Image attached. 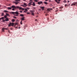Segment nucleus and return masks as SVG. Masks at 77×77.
<instances>
[{
	"instance_id": "nucleus-1",
	"label": "nucleus",
	"mask_w": 77,
	"mask_h": 77,
	"mask_svg": "<svg viewBox=\"0 0 77 77\" xmlns=\"http://www.w3.org/2000/svg\"><path fill=\"white\" fill-rule=\"evenodd\" d=\"M11 8H13L12 9V11H15V9H21V10H23V11H24V9L23 8H21L19 6L15 7V5H12L11 6Z\"/></svg>"
},
{
	"instance_id": "nucleus-2",
	"label": "nucleus",
	"mask_w": 77,
	"mask_h": 77,
	"mask_svg": "<svg viewBox=\"0 0 77 77\" xmlns=\"http://www.w3.org/2000/svg\"><path fill=\"white\" fill-rule=\"evenodd\" d=\"M11 14H13L14 15V16H16L17 17H18V15L19 14V13L18 12H11Z\"/></svg>"
},
{
	"instance_id": "nucleus-3",
	"label": "nucleus",
	"mask_w": 77,
	"mask_h": 77,
	"mask_svg": "<svg viewBox=\"0 0 77 77\" xmlns=\"http://www.w3.org/2000/svg\"><path fill=\"white\" fill-rule=\"evenodd\" d=\"M15 1H16L14 2V3L16 5H18V3H19V2H20V0H15Z\"/></svg>"
},
{
	"instance_id": "nucleus-4",
	"label": "nucleus",
	"mask_w": 77,
	"mask_h": 77,
	"mask_svg": "<svg viewBox=\"0 0 77 77\" xmlns=\"http://www.w3.org/2000/svg\"><path fill=\"white\" fill-rule=\"evenodd\" d=\"M77 6V2H74L72 3L71 5V6Z\"/></svg>"
},
{
	"instance_id": "nucleus-5",
	"label": "nucleus",
	"mask_w": 77,
	"mask_h": 77,
	"mask_svg": "<svg viewBox=\"0 0 77 77\" xmlns=\"http://www.w3.org/2000/svg\"><path fill=\"white\" fill-rule=\"evenodd\" d=\"M14 23H10V24L8 25L9 27H10L11 26H14Z\"/></svg>"
},
{
	"instance_id": "nucleus-6",
	"label": "nucleus",
	"mask_w": 77,
	"mask_h": 77,
	"mask_svg": "<svg viewBox=\"0 0 77 77\" xmlns=\"http://www.w3.org/2000/svg\"><path fill=\"white\" fill-rule=\"evenodd\" d=\"M43 2L42 1H40V2H38V5H41V4H42Z\"/></svg>"
},
{
	"instance_id": "nucleus-7",
	"label": "nucleus",
	"mask_w": 77,
	"mask_h": 77,
	"mask_svg": "<svg viewBox=\"0 0 77 77\" xmlns=\"http://www.w3.org/2000/svg\"><path fill=\"white\" fill-rule=\"evenodd\" d=\"M60 0H55V2H57V3L58 4H59L60 3Z\"/></svg>"
},
{
	"instance_id": "nucleus-8",
	"label": "nucleus",
	"mask_w": 77,
	"mask_h": 77,
	"mask_svg": "<svg viewBox=\"0 0 77 77\" xmlns=\"http://www.w3.org/2000/svg\"><path fill=\"white\" fill-rule=\"evenodd\" d=\"M4 30H8V28H3L2 29V31L3 32H4Z\"/></svg>"
},
{
	"instance_id": "nucleus-9",
	"label": "nucleus",
	"mask_w": 77,
	"mask_h": 77,
	"mask_svg": "<svg viewBox=\"0 0 77 77\" xmlns=\"http://www.w3.org/2000/svg\"><path fill=\"white\" fill-rule=\"evenodd\" d=\"M21 20H22V21L24 20V18H25V17H21Z\"/></svg>"
},
{
	"instance_id": "nucleus-10",
	"label": "nucleus",
	"mask_w": 77,
	"mask_h": 77,
	"mask_svg": "<svg viewBox=\"0 0 77 77\" xmlns=\"http://www.w3.org/2000/svg\"><path fill=\"white\" fill-rule=\"evenodd\" d=\"M32 5V6H36V4H35V2H33Z\"/></svg>"
},
{
	"instance_id": "nucleus-11",
	"label": "nucleus",
	"mask_w": 77,
	"mask_h": 77,
	"mask_svg": "<svg viewBox=\"0 0 77 77\" xmlns=\"http://www.w3.org/2000/svg\"><path fill=\"white\" fill-rule=\"evenodd\" d=\"M41 8L42 10V11H44V7H41Z\"/></svg>"
},
{
	"instance_id": "nucleus-12",
	"label": "nucleus",
	"mask_w": 77,
	"mask_h": 77,
	"mask_svg": "<svg viewBox=\"0 0 77 77\" xmlns=\"http://www.w3.org/2000/svg\"><path fill=\"white\" fill-rule=\"evenodd\" d=\"M6 15L7 16H7L10 17V15L9 14H8V13H6Z\"/></svg>"
},
{
	"instance_id": "nucleus-13",
	"label": "nucleus",
	"mask_w": 77,
	"mask_h": 77,
	"mask_svg": "<svg viewBox=\"0 0 77 77\" xmlns=\"http://www.w3.org/2000/svg\"><path fill=\"white\" fill-rule=\"evenodd\" d=\"M44 3L45 4V5H48V3L45 1L44 2Z\"/></svg>"
},
{
	"instance_id": "nucleus-14",
	"label": "nucleus",
	"mask_w": 77,
	"mask_h": 77,
	"mask_svg": "<svg viewBox=\"0 0 77 77\" xmlns=\"http://www.w3.org/2000/svg\"><path fill=\"white\" fill-rule=\"evenodd\" d=\"M6 19L5 20V21H9V20L8 19V18H5Z\"/></svg>"
},
{
	"instance_id": "nucleus-15",
	"label": "nucleus",
	"mask_w": 77,
	"mask_h": 77,
	"mask_svg": "<svg viewBox=\"0 0 77 77\" xmlns=\"http://www.w3.org/2000/svg\"><path fill=\"white\" fill-rule=\"evenodd\" d=\"M20 17H24V14H20Z\"/></svg>"
},
{
	"instance_id": "nucleus-16",
	"label": "nucleus",
	"mask_w": 77,
	"mask_h": 77,
	"mask_svg": "<svg viewBox=\"0 0 77 77\" xmlns=\"http://www.w3.org/2000/svg\"><path fill=\"white\" fill-rule=\"evenodd\" d=\"M25 11H24V12H27V9L25 8Z\"/></svg>"
},
{
	"instance_id": "nucleus-17",
	"label": "nucleus",
	"mask_w": 77,
	"mask_h": 77,
	"mask_svg": "<svg viewBox=\"0 0 77 77\" xmlns=\"http://www.w3.org/2000/svg\"><path fill=\"white\" fill-rule=\"evenodd\" d=\"M11 7H8V10H9L11 9Z\"/></svg>"
},
{
	"instance_id": "nucleus-18",
	"label": "nucleus",
	"mask_w": 77,
	"mask_h": 77,
	"mask_svg": "<svg viewBox=\"0 0 77 77\" xmlns=\"http://www.w3.org/2000/svg\"><path fill=\"white\" fill-rule=\"evenodd\" d=\"M31 5H32V4L29 3L28 4V6H31Z\"/></svg>"
},
{
	"instance_id": "nucleus-19",
	"label": "nucleus",
	"mask_w": 77,
	"mask_h": 77,
	"mask_svg": "<svg viewBox=\"0 0 77 77\" xmlns=\"http://www.w3.org/2000/svg\"><path fill=\"white\" fill-rule=\"evenodd\" d=\"M4 15V13H2V14H1V16H3Z\"/></svg>"
},
{
	"instance_id": "nucleus-20",
	"label": "nucleus",
	"mask_w": 77,
	"mask_h": 77,
	"mask_svg": "<svg viewBox=\"0 0 77 77\" xmlns=\"http://www.w3.org/2000/svg\"><path fill=\"white\" fill-rule=\"evenodd\" d=\"M4 17L5 18H7V16L5 15L4 16Z\"/></svg>"
},
{
	"instance_id": "nucleus-21",
	"label": "nucleus",
	"mask_w": 77,
	"mask_h": 77,
	"mask_svg": "<svg viewBox=\"0 0 77 77\" xmlns=\"http://www.w3.org/2000/svg\"><path fill=\"white\" fill-rule=\"evenodd\" d=\"M4 12H8V11H6V10H5L4 11Z\"/></svg>"
},
{
	"instance_id": "nucleus-22",
	"label": "nucleus",
	"mask_w": 77,
	"mask_h": 77,
	"mask_svg": "<svg viewBox=\"0 0 77 77\" xmlns=\"http://www.w3.org/2000/svg\"><path fill=\"white\" fill-rule=\"evenodd\" d=\"M50 10H51V9L49 8V9H47V11H50Z\"/></svg>"
},
{
	"instance_id": "nucleus-23",
	"label": "nucleus",
	"mask_w": 77,
	"mask_h": 77,
	"mask_svg": "<svg viewBox=\"0 0 77 77\" xmlns=\"http://www.w3.org/2000/svg\"><path fill=\"white\" fill-rule=\"evenodd\" d=\"M13 18H15V19H17V17H15V16H13Z\"/></svg>"
},
{
	"instance_id": "nucleus-24",
	"label": "nucleus",
	"mask_w": 77,
	"mask_h": 77,
	"mask_svg": "<svg viewBox=\"0 0 77 77\" xmlns=\"http://www.w3.org/2000/svg\"><path fill=\"white\" fill-rule=\"evenodd\" d=\"M34 2H38V0H34Z\"/></svg>"
},
{
	"instance_id": "nucleus-25",
	"label": "nucleus",
	"mask_w": 77,
	"mask_h": 77,
	"mask_svg": "<svg viewBox=\"0 0 77 77\" xmlns=\"http://www.w3.org/2000/svg\"><path fill=\"white\" fill-rule=\"evenodd\" d=\"M4 18V17H2V18H1V20H3V19Z\"/></svg>"
},
{
	"instance_id": "nucleus-26",
	"label": "nucleus",
	"mask_w": 77,
	"mask_h": 77,
	"mask_svg": "<svg viewBox=\"0 0 77 77\" xmlns=\"http://www.w3.org/2000/svg\"><path fill=\"white\" fill-rule=\"evenodd\" d=\"M17 24H18V23H15L14 24V26H16V25H17Z\"/></svg>"
},
{
	"instance_id": "nucleus-27",
	"label": "nucleus",
	"mask_w": 77,
	"mask_h": 77,
	"mask_svg": "<svg viewBox=\"0 0 77 77\" xmlns=\"http://www.w3.org/2000/svg\"><path fill=\"white\" fill-rule=\"evenodd\" d=\"M12 22H14L15 21V20H14V19H13V20H12Z\"/></svg>"
},
{
	"instance_id": "nucleus-28",
	"label": "nucleus",
	"mask_w": 77,
	"mask_h": 77,
	"mask_svg": "<svg viewBox=\"0 0 77 77\" xmlns=\"http://www.w3.org/2000/svg\"><path fill=\"white\" fill-rule=\"evenodd\" d=\"M67 2V1H66V0H64V3H66Z\"/></svg>"
},
{
	"instance_id": "nucleus-29",
	"label": "nucleus",
	"mask_w": 77,
	"mask_h": 77,
	"mask_svg": "<svg viewBox=\"0 0 77 77\" xmlns=\"http://www.w3.org/2000/svg\"><path fill=\"white\" fill-rule=\"evenodd\" d=\"M30 12H31V13H33V11H32V10L30 11Z\"/></svg>"
},
{
	"instance_id": "nucleus-30",
	"label": "nucleus",
	"mask_w": 77,
	"mask_h": 77,
	"mask_svg": "<svg viewBox=\"0 0 77 77\" xmlns=\"http://www.w3.org/2000/svg\"><path fill=\"white\" fill-rule=\"evenodd\" d=\"M30 3H33V2L32 1H30L29 2Z\"/></svg>"
},
{
	"instance_id": "nucleus-31",
	"label": "nucleus",
	"mask_w": 77,
	"mask_h": 77,
	"mask_svg": "<svg viewBox=\"0 0 77 77\" xmlns=\"http://www.w3.org/2000/svg\"><path fill=\"white\" fill-rule=\"evenodd\" d=\"M24 5H25V6H27V4L26 3L24 4Z\"/></svg>"
},
{
	"instance_id": "nucleus-32",
	"label": "nucleus",
	"mask_w": 77,
	"mask_h": 77,
	"mask_svg": "<svg viewBox=\"0 0 77 77\" xmlns=\"http://www.w3.org/2000/svg\"><path fill=\"white\" fill-rule=\"evenodd\" d=\"M60 9H62V8H63V7H60Z\"/></svg>"
},
{
	"instance_id": "nucleus-33",
	"label": "nucleus",
	"mask_w": 77,
	"mask_h": 77,
	"mask_svg": "<svg viewBox=\"0 0 77 77\" xmlns=\"http://www.w3.org/2000/svg\"><path fill=\"white\" fill-rule=\"evenodd\" d=\"M11 30H13V28H11Z\"/></svg>"
},
{
	"instance_id": "nucleus-34",
	"label": "nucleus",
	"mask_w": 77,
	"mask_h": 77,
	"mask_svg": "<svg viewBox=\"0 0 77 77\" xmlns=\"http://www.w3.org/2000/svg\"><path fill=\"white\" fill-rule=\"evenodd\" d=\"M32 15H34V13H32Z\"/></svg>"
},
{
	"instance_id": "nucleus-35",
	"label": "nucleus",
	"mask_w": 77,
	"mask_h": 77,
	"mask_svg": "<svg viewBox=\"0 0 77 77\" xmlns=\"http://www.w3.org/2000/svg\"><path fill=\"white\" fill-rule=\"evenodd\" d=\"M20 24H23L22 22H20Z\"/></svg>"
},
{
	"instance_id": "nucleus-36",
	"label": "nucleus",
	"mask_w": 77,
	"mask_h": 77,
	"mask_svg": "<svg viewBox=\"0 0 77 77\" xmlns=\"http://www.w3.org/2000/svg\"><path fill=\"white\" fill-rule=\"evenodd\" d=\"M20 13H22V11H20Z\"/></svg>"
},
{
	"instance_id": "nucleus-37",
	"label": "nucleus",
	"mask_w": 77,
	"mask_h": 77,
	"mask_svg": "<svg viewBox=\"0 0 77 77\" xmlns=\"http://www.w3.org/2000/svg\"><path fill=\"white\" fill-rule=\"evenodd\" d=\"M26 14H29V12H27Z\"/></svg>"
},
{
	"instance_id": "nucleus-38",
	"label": "nucleus",
	"mask_w": 77,
	"mask_h": 77,
	"mask_svg": "<svg viewBox=\"0 0 77 77\" xmlns=\"http://www.w3.org/2000/svg\"><path fill=\"white\" fill-rule=\"evenodd\" d=\"M30 9V8H27V9Z\"/></svg>"
},
{
	"instance_id": "nucleus-39",
	"label": "nucleus",
	"mask_w": 77,
	"mask_h": 77,
	"mask_svg": "<svg viewBox=\"0 0 77 77\" xmlns=\"http://www.w3.org/2000/svg\"><path fill=\"white\" fill-rule=\"evenodd\" d=\"M62 11V10L61 9V10H60V11Z\"/></svg>"
},
{
	"instance_id": "nucleus-40",
	"label": "nucleus",
	"mask_w": 77,
	"mask_h": 77,
	"mask_svg": "<svg viewBox=\"0 0 77 77\" xmlns=\"http://www.w3.org/2000/svg\"><path fill=\"white\" fill-rule=\"evenodd\" d=\"M66 6H67V5H65V6H66Z\"/></svg>"
},
{
	"instance_id": "nucleus-41",
	"label": "nucleus",
	"mask_w": 77,
	"mask_h": 77,
	"mask_svg": "<svg viewBox=\"0 0 77 77\" xmlns=\"http://www.w3.org/2000/svg\"><path fill=\"white\" fill-rule=\"evenodd\" d=\"M3 21H4V22H5V20H3Z\"/></svg>"
},
{
	"instance_id": "nucleus-42",
	"label": "nucleus",
	"mask_w": 77,
	"mask_h": 77,
	"mask_svg": "<svg viewBox=\"0 0 77 77\" xmlns=\"http://www.w3.org/2000/svg\"><path fill=\"white\" fill-rule=\"evenodd\" d=\"M45 1H46V2H47V1H48V0H45Z\"/></svg>"
},
{
	"instance_id": "nucleus-43",
	"label": "nucleus",
	"mask_w": 77,
	"mask_h": 77,
	"mask_svg": "<svg viewBox=\"0 0 77 77\" xmlns=\"http://www.w3.org/2000/svg\"><path fill=\"white\" fill-rule=\"evenodd\" d=\"M69 1H67V3H69Z\"/></svg>"
},
{
	"instance_id": "nucleus-44",
	"label": "nucleus",
	"mask_w": 77,
	"mask_h": 77,
	"mask_svg": "<svg viewBox=\"0 0 77 77\" xmlns=\"http://www.w3.org/2000/svg\"><path fill=\"white\" fill-rule=\"evenodd\" d=\"M35 21H37V19H35Z\"/></svg>"
},
{
	"instance_id": "nucleus-45",
	"label": "nucleus",
	"mask_w": 77,
	"mask_h": 77,
	"mask_svg": "<svg viewBox=\"0 0 77 77\" xmlns=\"http://www.w3.org/2000/svg\"><path fill=\"white\" fill-rule=\"evenodd\" d=\"M8 32H9V33H10V31H8Z\"/></svg>"
},
{
	"instance_id": "nucleus-46",
	"label": "nucleus",
	"mask_w": 77,
	"mask_h": 77,
	"mask_svg": "<svg viewBox=\"0 0 77 77\" xmlns=\"http://www.w3.org/2000/svg\"><path fill=\"white\" fill-rule=\"evenodd\" d=\"M30 1H32L33 0H29Z\"/></svg>"
},
{
	"instance_id": "nucleus-47",
	"label": "nucleus",
	"mask_w": 77,
	"mask_h": 77,
	"mask_svg": "<svg viewBox=\"0 0 77 77\" xmlns=\"http://www.w3.org/2000/svg\"><path fill=\"white\" fill-rule=\"evenodd\" d=\"M19 29H20V27H19Z\"/></svg>"
},
{
	"instance_id": "nucleus-48",
	"label": "nucleus",
	"mask_w": 77,
	"mask_h": 77,
	"mask_svg": "<svg viewBox=\"0 0 77 77\" xmlns=\"http://www.w3.org/2000/svg\"><path fill=\"white\" fill-rule=\"evenodd\" d=\"M1 20V19L0 18V21Z\"/></svg>"
},
{
	"instance_id": "nucleus-49",
	"label": "nucleus",
	"mask_w": 77,
	"mask_h": 77,
	"mask_svg": "<svg viewBox=\"0 0 77 77\" xmlns=\"http://www.w3.org/2000/svg\"><path fill=\"white\" fill-rule=\"evenodd\" d=\"M21 22H22V20H21Z\"/></svg>"
},
{
	"instance_id": "nucleus-50",
	"label": "nucleus",
	"mask_w": 77,
	"mask_h": 77,
	"mask_svg": "<svg viewBox=\"0 0 77 77\" xmlns=\"http://www.w3.org/2000/svg\"><path fill=\"white\" fill-rule=\"evenodd\" d=\"M0 7H1V5H0Z\"/></svg>"
},
{
	"instance_id": "nucleus-51",
	"label": "nucleus",
	"mask_w": 77,
	"mask_h": 77,
	"mask_svg": "<svg viewBox=\"0 0 77 77\" xmlns=\"http://www.w3.org/2000/svg\"><path fill=\"white\" fill-rule=\"evenodd\" d=\"M40 11H41V9H40Z\"/></svg>"
},
{
	"instance_id": "nucleus-52",
	"label": "nucleus",
	"mask_w": 77,
	"mask_h": 77,
	"mask_svg": "<svg viewBox=\"0 0 77 77\" xmlns=\"http://www.w3.org/2000/svg\"><path fill=\"white\" fill-rule=\"evenodd\" d=\"M16 28H17V27H16Z\"/></svg>"
}]
</instances>
